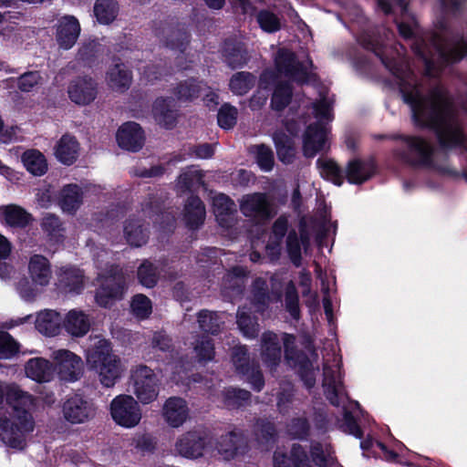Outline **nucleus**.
Returning a JSON list of instances; mask_svg holds the SVG:
<instances>
[{
    "label": "nucleus",
    "instance_id": "f257e3e1",
    "mask_svg": "<svg viewBox=\"0 0 467 467\" xmlns=\"http://www.w3.org/2000/svg\"><path fill=\"white\" fill-rule=\"evenodd\" d=\"M377 46L378 43L371 42L367 47L374 50L394 76L404 102L410 108L415 125L433 130L443 148L462 147L465 137L444 88L436 86L424 94L406 57L397 50L398 57L389 58Z\"/></svg>",
    "mask_w": 467,
    "mask_h": 467
},
{
    "label": "nucleus",
    "instance_id": "f03ea898",
    "mask_svg": "<svg viewBox=\"0 0 467 467\" xmlns=\"http://www.w3.org/2000/svg\"><path fill=\"white\" fill-rule=\"evenodd\" d=\"M5 390L15 414L12 419H0V439L8 447L22 449L26 433L34 430V420L28 412L34 405L33 397L17 385H9Z\"/></svg>",
    "mask_w": 467,
    "mask_h": 467
},
{
    "label": "nucleus",
    "instance_id": "7ed1b4c3",
    "mask_svg": "<svg viewBox=\"0 0 467 467\" xmlns=\"http://www.w3.org/2000/svg\"><path fill=\"white\" fill-rule=\"evenodd\" d=\"M401 146L395 149L393 156L396 161L413 166L435 171L443 175L454 173L448 164H438L435 161L432 145L425 139L418 136H401Z\"/></svg>",
    "mask_w": 467,
    "mask_h": 467
},
{
    "label": "nucleus",
    "instance_id": "20e7f679",
    "mask_svg": "<svg viewBox=\"0 0 467 467\" xmlns=\"http://www.w3.org/2000/svg\"><path fill=\"white\" fill-rule=\"evenodd\" d=\"M333 97H330L326 88L319 92V98L312 103L315 123L307 126L304 135L303 150L306 157L312 158L317 152L326 149L327 129L325 122L333 119Z\"/></svg>",
    "mask_w": 467,
    "mask_h": 467
},
{
    "label": "nucleus",
    "instance_id": "39448f33",
    "mask_svg": "<svg viewBox=\"0 0 467 467\" xmlns=\"http://www.w3.org/2000/svg\"><path fill=\"white\" fill-rule=\"evenodd\" d=\"M87 362L106 388L113 387L124 371L120 358L112 353L106 339L99 338L94 341L88 350Z\"/></svg>",
    "mask_w": 467,
    "mask_h": 467
},
{
    "label": "nucleus",
    "instance_id": "423d86ee",
    "mask_svg": "<svg viewBox=\"0 0 467 467\" xmlns=\"http://www.w3.org/2000/svg\"><path fill=\"white\" fill-rule=\"evenodd\" d=\"M323 388L327 399L336 407H343V422L341 428L357 438H361L362 432L357 424L353 415L346 408L348 397L341 381L340 367L335 359L333 365L324 366Z\"/></svg>",
    "mask_w": 467,
    "mask_h": 467
},
{
    "label": "nucleus",
    "instance_id": "0eeeda50",
    "mask_svg": "<svg viewBox=\"0 0 467 467\" xmlns=\"http://www.w3.org/2000/svg\"><path fill=\"white\" fill-rule=\"evenodd\" d=\"M160 380L156 373L145 365H138L130 370V388L138 401L147 405L157 400Z\"/></svg>",
    "mask_w": 467,
    "mask_h": 467
},
{
    "label": "nucleus",
    "instance_id": "6e6552de",
    "mask_svg": "<svg viewBox=\"0 0 467 467\" xmlns=\"http://www.w3.org/2000/svg\"><path fill=\"white\" fill-rule=\"evenodd\" d=\"M275 65L278 77L286 78L299 83L310 81L312 74L309 68L312 67V61L299 62L296 59L295 54L286 49L280 48L275 57Z\"/></svg>",
    "mask_w": 467,
    "mask_h": 467
},
{
    "label": "nucleus",
    "instance_id": "1a4fd4ad",
    "mask_svg": "<svg viewBox=\"0 0 467 467\" xmlns=\"http://www.w3.org/2000/svg\"><path fill=\"white\" fill-rule=\"evenodd\" d=\"M101 280L96 294V302L103 307L110 306L121 299L125 288V277L119 266L111 265L106 274H99Z\"/></svg>",
    "mask_w": 467,
    "mask_h": 467
},
{
    "label": "nucleus",
    "instance_id": "9d476101",
    "mask_svg": "<svg viewBox=\"0 0 467 467\" xmlns=\"http://www.w3.org/2000/svg\"><path fill=\"white\" fill-rule=\"evenodd\" d=\"M285 358L291 366L297 368L298 373L306 388H312L316 383V374L318 370L317 363V355L313 353V359H308L296 355L295 350L296 337L290 334L283 337Z\"/></svg>",
    "mask_w": 467,
    "mask_h": 467
},
{
    "label": "nucleus",
    "instance_id": "9b49d317",
    "mask_svg": "<svg viewBox=\"0 0 467 467\" xmlns=\"http://www.w3.org/2000/svg\"><path fill=\"white\" fill-rule=\"evenodd\" d=\"M110 414L113 420L125 428L137 426L141 420V410L130 395H119L110 403Z\"/></svg>",
    "mask_w": 467,
    "mask_h": 467
},
{
    "label": "nucleus",
    "instance_id": "f8f14e48",
    "mask_svg": "<svg viewBox=\"0 0 467 467\" xmlns=\"http://www.w3.org/2000/svg\"><path fill=\"white\" fill-rule=\"evenodd\" d=\"M62 412L65 420L71 424H82L95 418L97 408L90 400L75 394L66 400Z\"/></svg>",
    "mask_w": 467,
    "mask_h": 467
},
{
    "label": "nucleus",
    "instance_id": "ddd939ff",
    "mask_svg": "<svg viewBox=\"0 0 467 467\" xmlns=\"http://www.w3.org/2000/svg\"><path fill=\"white\" fill-rule=\"evenodd\" d=\"M242 213L256 223H262L273 216L272 205L265 193L244 195L240 202Z\"/></svg>",
    "mask_w": 467,
    "mask_h": 467
},
{
    "label": "nucleus",
    "instance_id": "4468645a",
    "mask_svg": "<svg viewBox=\"0 0 467 467\" xmlns=\"http://www.w3.org/2000/svg\"><path fill=\"white\" fill-rule=\"evenodd\" d=\"M232 361L236 371L245 377L254 390H262L265 386L262 372L257 366L250 364L248 351L244 346L233 348Z\"/></svg>",
    "mask_w": 467,
    "mask_h": 467
},
{
    "label": "nucleus",
    "instance_id": "2eb2a0df",
    "mask_svg": "<svg viewBox=\"0 0 467 467\" xmlns=\"http://www.w3.org/2000/svg\"><path fill=\"white\" fill-rule=\"evenodd\" d=\"M51 358L61 379L74 382L83 374V362L75 353L67 349L53 351Z\"/></svg>",
    "mask_w": 467,
    "mask_h": 467
},
{
    "label": "nucleus",
    "instance_id": "dca6fc26",
    "mask_svg": "<svg viewBox=\"0 0 467 467\" xmlns=\"http://www.w3.org/2000/svg\"><path fill=\"white\" fill-rule=\"evenodd\" d=\"M81 32L79 21L74 16H61L56 26V39L60 48L68 50L74 47Z\"/></svg>",
    "mask_w": 467,
    "mask_h": 467
},
{
    "label": "nucleus",
    "instance_id": "f3484780",
    "mask_svg": "<svg viewBox=\"0 0 467 467\" xmlns=\"http://www.w3.org/2000/svg\"><path fill=\"white\" fill-rule=\"evenodd\" d=\"M285 129L290 133V136L283 131H276L273 139L278 159L283 163L289 164L294 161L296 155L295 144L291 136L296 135L299 132L300 126L294 120H287L285 122Z\"/></svg>",
    "mask_w": 467,
    "mask_h": 467
},
{
    "label": "nucleus",
    "instance_id": "a211bd4d",
    "mask_svg": "<svg viewBox=\"0 0 467 467\" xmlns=\"http://www.w3.org/2000/svg\"><path fill=\"white\" fill-rule=\"evenodd\" d=\"M116 140L120 148L136 152L143 147L145 135L138 123L128 121L119 128Z\"/></svg>",
    "mask_w": 467,
    "mask_h": 467
},
{
    "label": "nucleus",
    "instance_id": "6ab92c4d",
    "mask_svg": "<svg viewBox=\"0 0 467 467\" xmlns=\"http://www.w3.org/2000/svg\"><path fill=\"white\" fill-rule=\"evenodd\" d=\"M67 93L74 103L88 105L97 97V84L91 78H77L70 82Z\"/></svg>",
    "mask_w": 467,
    "mask_h": 467
},
{
    "label": "nucleus",
    "instance_id": "aec40b11",
    "mask_svg": "<svg viewBox=\"0 0 467 467\" xmlns=\"http://www.w3.org/2000/svg\"><path fill=\"white\" fill-rule=\"evenodd\" d=\"M190 409L185 400L179 397L169 398L162 409V416L169 426L181 427L189 418Z\"/></svg>",
    "mask_w": 467,
    "mask_h": 467
},
{
    "label": "nucleus",
    "instance_id": "412c9836",
    "mask_svg": "<svg viewBox=\"0 0 467 467\" xmlns=\"http://www.w3.org/2000/svg\"><path fill=\"white\" fill-rule=\"evenodd\" d=\"M205 439L198 431H188L182 434L175 443L179 454L186 458H198L203 454Z\"/></svg>",
    "mask_w": 467,
    "mask_h": 467
},
{
    "label": "nucleus",
    "instance_id": "4be33fe9",
    "mask_svg": "<svg viewBox=\"0 0 467 467\" xmlns=\"http://www.w3.org/2000/svg\"><path fill=\"white\" fill-rule=\"evenodd\" d=\"M213 209L218 223L224 228H230L235 222L236 205L233 200L223 193L213 197Z\"/></svg>",
    "mask_w": 467,
    "mask_h": 467
},
{
    "label": "nucleus",
    "instance_id": "5701e85b",
    "mask_svg": "<svg viewBox=\"0 0 467 467\" xmlns=\"http://www.w3.org/2000/svg\"><path fill=\"white\" fill-rule=\"evenodd\" d=\"M27 273L30 280L40 287L47 286L52 278L51 265L41 254H34L29 258Z\"/></svg>",
    "mask_w": 467,
    "mask_h": 467
},
{
    "label": "nucleus",
    "instance_id": "b1692460",
    "mask_svg": "<svg viewBox=\"0 0 467 467\" xmlns=\"http://www.w3.org/2000/svg\"><path fill=\"white\" fill-rule=\"evenodd\" d=\"M261 357L263 362L271 370L281 361V347L276 334L265 332L262 336Z\"/></svg>",
    "mask_w": 467,
    "mask_h": 467
},
{
    "label": "nucleus",
    "instance_id": "393cba45",
    "mask_svg": "<svg viewBox=\"0 0 467 467\" xmlns=\"http://www.w3.org/2000/svg\"><path fill=\"white\" fill-rule=\"evenodd\" d=\"M57 285L64 293L79 294L84 288L83 273L77 268H61Z\"/></svg>",
    "mask_w": 467,
    "mask_h": 467
},
{
    "label": "nucleus",
    "instance_id": "a878e982",
    "mask_svg": "<svg viewBox=\"0 0 467 467\" xmlns=\"http://www.w3.org/2000/svg\"><path fill=\"white\" fill-rule=\"evenodd\" d=\"M292 462L295 467H312L307 454L300 445H293L291 449V457H287V455L281 450L275 451L273 459L274 467H291Z\"/></svg>",
    "mask_w": 467,
    "mask_h": 467
},
{
    "label": "nucleus",
    "instance_id": "bb28decb",
    "mask_svg": "<svg viewBox=\"0 0 467 467\" xmlns=\"http://www.w3.org/2000/svg\"><path fill=\"white\" fill-rule=\"evenodd\" d=\"M83 202V192L77 184L64 186L58 195V205L64 213H75Z\"/></svg>",
    "mask_w": 467,
    "mask_h": 467
},
{
    "label": "nucleus",
    "instance_id": "cd10ccee",
    "mask_svg": "<svg viewBox=\"0 0 467 467\" xmlns=\"http://www.w3.org/2000/svg\"><path fill=\"white\" fill-rule=\"evenodd\" d=\"M153 116L156 121L166 128H171L177 117L176 106L173 99L160 98L153 104Z\"/></svg>",
    "mask_w": 467,
    "mask_h": 467
},
{
    "label": "nucleus",
    "instance_id": "c85d7f7f",
    "mask_svg": "<svg viewBox=\"0 0 467 467\" xmlns=\"http://www.w3.org/2000/svg\"><path fill=\"white\" fill-rule=\"evenodd\" d=\"M78 143L75 137L65 134L55 146V156L65 165H71L78 156Z\"/></svg>",
    "mask_w": 467,
    "mask_h": 467
},
{
    "label": "nucleus",
    "instance_id": "c756f323",
    "mask_svg": "<svg viewBox=\"0 0 467 467\" xmlns=\"http://www.w3.org/2000/svg\"><path fill=\"white\" fill-rule=\"evenodd\" d=\"M64 327L72 337H83L90 328V318L81 310H70L64 320Z\"/></svg>",
    "mask_w": 467,
    "mask_h": 467
},
{
    "label": "nucleus",
    "instance_id": "7c9ffc66",
    "mask_svg": "<svg viewBox=\"0 0 467 467\" xmlns=\"http://www.w3.org/2000/svg\"><path fill=\"white\" fill-rule=\"evenodd\" d=\"M61 317L55 310L40 311L36 318V328L43 335L54 337L60 331Z\"/></svg>",
    "mask_w": 467,
    "mask_h": 467
},
{
    "label": "nucleus",
    "instance_id": "2f4dec72",
    "mask_svg": "<svg viewBox=\"0 0 467 467\" xmlns=\"http://www.w3.org/2000/svg\"><path fill=\"white\" fill-rule=\"evenodd\" d=\"M309 242L308 234L305 229H301L300 238H298L295 230H291L288 233L286 238V250L292 263L296 266H299L301 265V245H303L304 249L306 250L309 245Z\"/></svg>",
    "mask_w": 467,
    "mask_h": 467
},
{
    "label": "nucleus",
    "instance_id": "473e14b6",
    "mask_svg": "<svg viewBox=\"0 0 467 467\" xmlns=\"http://www.w3.org/2000/svg\"><path fill=\"white\" fill-rule=\"evenodd\" d=\"M246 270L241 266L234 267L228 272L223 281V292L233 298L240 295L244 286Z\"/></svg>",
    "mask_w": 467,
    "mask_h": 467
},
{
    "label": "nucleus",
    "instance_id": "72a5a7b5",
    "mask_svg": "<svg viewBox=\"0 0 467 467\" xmlns=\"http://www.w3.org/2000/svg\"><path fill=\"white\" fill-rule=\"evenodd\" d=\"M204 218L205 208L201 199L197 196L189 197L184 207L186 224L192 229H196L203 223Z\"/></svg>",
    "mask_w": 467,
    "mask_h": 467
},
{
    "label": "nucleus",
    "instance_id": "f704fd0d",
    "mask_svg": "<svg viewBox=\"0 0 467 467\" xmlns=\"http://www.w3.org/2000/svg\"><path fill=\"white\" fill-rule=\"evenodd\" d=\"M131 73L122 63H115L107 73V81L109 87L117 91L128 89L131 84Z\"/></svg>",
    "mask_w": 467,
    "mask_h": 467
},
{
    "label": "nucleus",
    "instance_id": "c9c22d12",
    "mask_svg": "<svg viewBox=\"0 0 467 467\" xmlns=\"http://www.w3.org/2000/svg\"><path fill=\"white\" fill-rule=\"evenodd\" d=\"M22 162L26 171L34 176H42L48 169L45 155L35 149L27 150L23 153Z\"/></svg>",
    "mask_w": 467,
    "mask_h": 467
},
{
    "label": "nucleus",
    "instance_id": "e433bc0d",
    "mask_svg": "<svg viewBox=\"0 0 467 467\" xmlns=\"http://www.w3.org/2000/svg\"><path fill=\"white\" fill-rule=\"evenodd\" d=\"M25 369L26 376L37 382L49 381L52 377V368L49 361L42 358L29 359Z\"/></svg>",
    "mask_w": 467,
    "mask_h": 467
},
{
    "label": "nucleus",
    "instance_id": "4c0bfd02",
    "mask_svg": "<svg viewBox=\"0 0 467 467\" xmlns=\"http://www.w3.org/2000/svg\"><path fill=\"white\" fill-rule=\"evenodd\" d=\"M287 227L288 221L285 216H280L274 223L272 235L266 245V250L273 259L280 254L282 240L287 232Z\"/></svg>",
    "mask_w": 467,
    "mask_h": 467
},
{
    "label": "nucleus",
    "instance_id": "58836bf2",
    "mask_svg": "<svg viewBox=\"0 0 467 467\" xmlns=\"http://www.w3.org/2000/svg\"><path fill=\"white\" fill-rule=\"evenodd\" d=\"M374 171L373 163L354 160L348 163L346 171L348 181L350 183H362L368 180Z\"/></svg>",
    "mask_w": 467,
    "mask_h": 467
},
{
    "label": "nucleus",
    "instance_id": "ea45409f",
    "mask_svg": "<svg viewBox=\"0 0 467 467\" xmlns=\"http://www.w3.org/2000/svg\"><path fill=\"white\" fill-rule=\"evenodd\" d=\"M3 214L6 223L12 227L24 228L33 221V217L29 213L16 204L5 206L3 208Z\"/></svg>",
    "mask_w": 467,
    "mask_h": 467
},
{
    "label": "nucleus",
    "instance_id": "a19ab883",
    "mask_svg": "<svg viewBox=\"0 0 467 467\" xmlns=\"http://www.w3.org/2000/svg\"><path fill=\"white\" fill-rule=\"evenodd\" d=\"M124 235L130 245L139 247L146 244L148 231L140 221L129 220L124 226Z\"/></svg>",
    "mask_w": 467,
    "mask_h": 467
},
{
    "label": "nucleus",
    "instance_id": "79ce46f5",
    "mask_svg": "<svg viewBox=\"0 0 467 467\" xmlns=\"http://www.w3.org/2000/svg\"><path fill=\"white\" fill-rule=\"evenodd\" d=\"M119 6L116 0H97L94 14L100 24L108 25L117 16Z\"/></svg>",
    "mask_w": 467,
    "mask_h": 467
},
{
    "label": "nucleus",
    "instance_id": "37998d69",
    "mask_svg": "<svg viewBox=\"0 0 467 467\" xmlns=\"http://www.w3.org/2000/svg\"><path fill=\"white\" fill-rule=\"evenodd\" d=\"M250 398V392L241 389L228 388L222 392V401L229 409L244 406Z\"/></svg>",
    "mask_w": 467,
    "mask_h": 467
},
{
    "label": "nucleus",
    "instance_id": "c03bdc74",
    "mask_svg": "<svg viewBox=\"0 0 467 467\" xmlns=\"http://www.w3.org/2000/svg\"><path fill=\"white\" fill-rule=\"evenodd\" d=\"M198 323L202 330L211 334H217L221 331L223 321L218 313L202 310L198 313Z\"/></svg>",
    "mask_w": 467,
    "mask_h": 467
},
{
    "label": "nucleus",
    "instance_id": "a18cd8bd",
    "mask_svg": "<svg viewBox=\"0 0 467 467\" xmlns=\"http://www.w3.org/2000/svg\"><path fill=\"white\" fill-rule=\"evenodd\" d=\"M255 83V77L249 72H237L230 79L229 87L233 93L244 95L247 93Z\"/></svg>",
    "mask_w": 467,
    "mask_h": 467
},
{
    "label": "nucleus",
    "instance_id": "49530a36",
    "mask_svg": "<svg viewBox=\"0 0 467 467\" xmlns=\"http://www.w3.org/2000/svg\"><path fill=\"white\" fill-rule=\"evenodd\" d=\"M237 325L240 331L247 338H254L258 335V324L246 311L245 307L240 308L237 312Z\"/></svg>",
    "mask_w": 467,
    "mask_h": 467
},
{
    "label": "nucleus",
    "instance_id": "de8ad7c7",
    "mask_svg": "<svg viewBox=\"0 0 467 467\" xmlns=\"http://www.w3.org/2000/svg\"><path fill=\"white\" fill-rule=\"evenodd\" d=\"M311 456L313 462L319 467L331 466L335 462L333 451L328 444L313 443L311 445Z\"/></svg>",
    "mask_w": 467,
    "mask_h": 467
},
{
    "label": "nucleus",
    "instance_id": "09e8293b",
    "mask_svg": "<svg viewBox=\"0 0 467 467\" xmlns=\"http://www.w3.org/2000/svg\"><path fill=\"white\" fill-rule=\"evenodd\" d=\"M193 350L197 360L201 363L213 360L215 355L213 343L206 336H202L195 341Z\"/></svg>",
    "mask_w": 467,
    "mask_h": 467
},
{
    "label": "nucleus",
    "instance_id": "8fccbe9b",
    "mask_svg": "<svg viewBox=\"0 0 467 467\" xmlns=\"http://www.w3.org/2000/svg\"><path fill=\"white\" fill-rule=\"evenodd\" d=\"M292 90L287 83L278 82L275 88L271 105L275 110L284 109L291 100Z\"/></svg>",
    "mask_w": 467,
    "mask_h": 467
},
{
    "label": "nucleus",
    "instance_id": "3c124183",
    "mask_svg": "<svg viewBox=\"0 0 467 467\" xmlns=\"http://www.w3.org/2000/svg\"><path fill=\"white\" fill-rule=\"evenodd\" d=\"M317 164L320 170V174L324 178L331 181L337 185L343 182V175L339 167L331 160L318 159Z\"/></svg>",
    "mask_w": 467,
    "mask_h": 467
},
{
    "label": "nucleus",
    "instance_id": "603ef678",
    "mask_svg": "<svg viewBox=\"0 0 467 467\" xmlns=\"http://www.w3.org/2000/svg\"><path fill=\"white\" fill-rule=\"evenodd\" d=\"M237 440L238 437L234 432H229L221 437L217 443V451L223 459L229 460L237 453Z\"/></svg>",
    "mask_w": 467,
    "mask_h": 467
},
{
    "label": "nucleus",
    "instance_id": "864d4df0",
    "mask_svg": "<svg viewBox=\"0 0 467 467\" xmlns=\"http://www.w3.org/2000/svg\"><path fill=\"white\" fill-rule=\"evenodd\" d=\"M157 268L149 261H144L138 269L140 283L146 287H153L158 280Z\"/></svg>",
    "mask_w": 467,
    "mask_h": 467
},
{
    "label": "nucleus",
    "instance_id": "5fc2aeb1",
    "mask_svg": "<svg viewBox=\"0 0 467 467\" xmlns=\"http://www.w3.org/2000/svg\"><path fill=\"white\" fill-rule=\"evenodd\" d=\"M42 229L56 241H58L62 236V233L64 232V228L62 223L58 216L47 213L46 214L41 223Z\"/></svg>",
    "mask_w": 467,
    "mask_h": 467
},
{
    "label": "nucleus",
    "instance_id": "6e6d98bb",
    "mask_svg": "<svg viewBox=\"0 0 467 467\" xmlns=\"http://www.w3.org/2000/svg\"><path fill=\"white\" fill-rule=\"evenodd\" d=\"M253 149L255 153L256 162L261 170L270 171L275 162L273 150L264 144L256 145Z\"/></svg>",
    "mask_w": 467,
    "mask_h": 467
},
{
    "label": "nucleus",
    "instance_id": "4d7b16f0",
    "mask_svg": "<svg viewBox=\"0 0 467 467\" xmlns=\"http://www.w3.org/2000/svg\"><path fill=\"white\" fill-rule=\"evenodd\" d=\"M132 313L140 319L148 317L152 310L150 300L144 295L134 296L130 305Z\"/></svg>",
    "mask_w": 467,
    "mask_h": 467
},
{
    "label": "nucleus",
    "instance_id": "13d9d810",
    "mask_svg": "<svg viewBox=\"0 0 467 467\" xmlns=\"http://www.w3.org/2000/svg\"><path fill=\"white\" fill-rule=\"evenodd\" d=\"M237 114L238 111L235 107L229 104L223 105L217 116L219 126L224 130L232 129L236 124Z\"/></svg>",
    "mask_w": 467,
    "mask_h": 467
},
{
    "label": "nucleus",
    "instance_id": "bf43d9fd",
    "mask_svg": "<svg viewBox=\"0 0 467 467\" xmlns=\"http://www.w3.org/2000/svg\"><path fill=\"white\" fill-rule=\"evenodd\" d=\"M285 308L295 319L299 318V298L293 282H289L285 287Z\"/></svg>",
    "mask_w": 467,
    "mask_h": 467
},
{
    "label": "nucleus",
    "instance_id": "052dcab7",
    "mask_svg": "<svg viewBox=\"0 0 467 467\" xmlns=\"http://www.w3.org/2000/svg\"><path fill=\"white\" fill-rule=\"evenodd\" d=\"M202 89V87L197 84L195 80H187L180 84L177 88L178 99L183 102L192 100L200 95Z\"/></svg>",
    "mask_w": 467,
    "mask_h": 467
},
{
    "label": "nucleus",
    "instance_id": "680f3d73",
    "mask_svg": "<svg viewBox=\"0 0 467 467\" xmlns=\"http://www.w3.org/2000/svg\"><path fill=\"white\" fill-rule=\"evenodd\" d=\"M42 288L27 279H21L16 285L20 297L27 302L34 301L40 295Z\"/></svg>",
    "mask_w": 467,
    "mask_h": 467
},
{
    "label": "nucleus",
    "instance_id": "e2e57ef3",
    "mask_svg": "<svg viewBox=\"0 0 467 467\" xmlns=\"http://www.w3.org/2000/svg\"><path fill=\"white\" fill-rule=\"evenodd\" d=\"M224 60L232 68L243 66L245 63V56L241 47H231L226 43L223 51Z\"/></svg>",
    "mask_w": 467,
    "mask_h": 467
},
{
    "label": "nucleus",
    "instance_id": "0e129e2a",
    "mask_svg": "<svg viewBox=\"0 0 467 467\" xmlns=\"http://www.w3.org/2000/svg\"><path fill=\"white\" fill-rule=\"evenodd\" d=\"M257 22L261 28L268 33L275 32L279 30L281 26L278 17L275 14L265 10L258 13Z\"/></svg>",
    "mask_w": 467,
    "mask_h": 467
},
{
    "label": "nucleus",
    "instance_id": "69168bd1",
    "mask_svg": "<svg viewBox=\"0 0 467 467\" xmlns=\"http://www.w3.org/2000/svg\"><path fill=\"white\" fill-rule=\"evenodd\" d=\"M42 77L37 71H29L17 78V87L23 92H30L40 85Z\"/></svg>",
    "mask_w": 467,
    "mask_h": 467
},
{
    "label": "nucleus",
    "instance_id": "338daca9",
    "mask_svg": "<svg viewBox=\"0 0 467 467\" xmlns=\"http://www.w3.org/2000/svg\"><path fill=\"white\" fill-rule=\"evenodd\" d=\"M202 177L203 175L201 171L190 169L180 175L178 183L189 190L202 184Z\"/></svg>",
    "mask_w": 467,
    "mask_h": 467
},
{
    "label": "nucleus",
    "instance_id": "774afa93",
    "mask_svg": "<svg viewBox=\"0 0 467 467\" xmlns=\"http://www.w3.org/2000/svg\"><path fill=\"white\" fill-rule=\"evenodd\" d=\"M18 351V343L6 332H0V358H10Z\"/></svg>",
    "mask_w": 467,
    "mask_h": 467
}]
</instances>
